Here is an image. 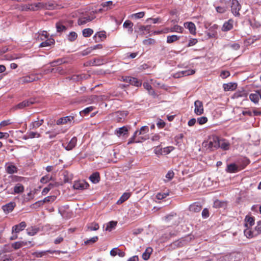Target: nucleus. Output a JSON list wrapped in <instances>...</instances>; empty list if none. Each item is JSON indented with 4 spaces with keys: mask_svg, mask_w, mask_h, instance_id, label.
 <instances>
[{
    "mask_svg": "<svg viewBox=\"0 0 261 261\" xmlns=\"http://www.w3.org/2000/svg\"><path fill=\"white\" fill-rule=\"evenodd\" d=\"M203 145L208 151H212L220 147L219 138L215 135L209 137L208 139L203 143Z\"/></svg>",
    "mask_w": 261,
    "mask_h": 261,
    "instance_id": "obj_1",
    "label": "nucleus"
},
{
    "mask_svg": "<svg viewBox=\"0 0 261 261\" xmlns=\"http://www.w3.org/2000/svg\"><path fill=\"white\" fill-rule=\"evenodd\" d=\"M228 5L231 8L232 13L235 16H240V10L241 9V6L237 0H229Z\"/></svg>",
    "mask_w": 261,
    "mask_h": 261,
    "instance_id": "obj_2",
    "label": "nucleus"
},
{
    "mask_svg": "<svg viewBox=\"0 0 261 261\" xmlns=\"http://www.w3.org/2000/svg\"><path fill=\"white\" fill-rule=\"evenodd\" d=\"M95 13L92 11L89 13L80 17L77 20V23L79 25H81L90 22L95 18Z\"/></svg>",
    "mask_w": 261,
    "mask_h": 261,
    "instance_id": "obj_3",
    "label": "nucleus"
},
{
    "mask_svg": "<svg viewBox=\"0 0 261 261\" xmlns=\"http://www.w3.org/2000/svg\"><path fill=\"white\" fill-rule=\"evenodd\" d=\"M38 80L39 77L37 74H31L19 78L18 82L19 83L23 84L38 81Z\"/></svg>",
    "mask_w": 261,
    "mask_h": 261,
    "instance_id": "obj_4",
    "label": "nucleus"
},
{
    "mask_svg": "<svg viewBox=\"0 0 261 261\" xmlns=\"http://www.w3.org/2000/svg\"><path fill=\"white\" fill-rule=\"evenodd\" d=\"M35 103V99L31 98L18 103L13 108V109L15 110L22 109L25 107H30V106L34 104Z\"/></svg>",
    "mask_w": 261,
    "mask_h": 261,
    "instance_id": "obj_5",
    "label": "nucleus"
},
{
    "mask_svg": "<svg viewBox=\"0 0 261 261\" xmlns=\"http://www.w3.org/2000/svg\"><path fill=\"white\" fill-rule=\"evenodd\" d=\"M126 116L127 113L122 111H117L111 114L113 120L116 122H121L123 121Z\"/></svg>",
    "mask_w": 261,
    "mask_h": 261,
    "instance_id": "obj_6",
    "label": "nucleus"
},
{
    "mask_svg": "<svg viewBox=\"0 0 261 261\" xmlns=\"http://www.w3.org/2000/svg\"><path fill=\"white\" fill-rule=\"evenodd\" d=\"M151 27L150 25L145 26L137 24L134 28L135 32L141 35H144L145 34V32H146L147 33H149Z\"/></svg>",
    "mask_w": 261,
    "mask_h": 261,
    "instance_id": "obj_7",
    "label": "nucleus"
},
{
    "mask_svg": "<svg viewBox=\"0 0 261 261\" xmlns=\"http://www.w3.org/2000/svg\"><path fill=\"white\" fill-rule=\"evenodd\" d=\"M194 112L197 115H200L203 113V106L202 101L197 100L194 102Z\"/></svg>",
    "mask_w": 261,
    "mask_h": 261,
    "instance_id": "obj_8",
    "label": "nucleus"
},
{
    "mask_svg": "<svg viewBox=\"0 0 261 261\" xmlns=\"http://www.w3.org/2000/svg\"><path fill=\"white\" fill-rule=\"evenodd\" d=\"M27 224L24 221H22L17 225H14L12 228V233H18L25 229Z\"/></svg>",
    "mask_w": 261,
    "mask_h": 261,
    "instance_id": "obj_9",
    "label": "nucleus"
},
{
    "mask_svg": "<svg viewBox=\"0 0 261 261\" xmlns=\"http://www.w3.org/2000/svg\"><path fill=\"white\" fill-rule=\"evenodd\" d=\"M244 167L241 168L238 165L234 163L230 164L227 165L225 171L227 173H236L240 171L243 169Z\"/></svg>",
    "mask_w": 261,
    "mask_h": 261,
    "instance_id": "obj_10",
    "label": "nucleus"
},
{
    "mask_svg": "<svg viewBox=\"0 0 261 261\" xmlns=\"http://www.w3.org/2000/svg\"><path fill=\"white\" fill-rule=\"evenodd\" d=\"M56 197L55 196H47L44 198L42 200L38 201L33 204V205L39 206L40 205H43L45 203L53 202L55 200Z\"/></svg>",
    "mask_w": 261,
    "mask_h": 261,
    "instance_id": "obj_11",
    "label": "nucleus"
},
{
    "mask_svg": "<svg viewBox=\"0 0 261 261\" xmlns=\"http://www.w3.org/2000/svg\"><path fill=\"white\" fill-rule=\"evenodd\" d=\"M89 186L88 184L85 181H77L74 183L73 188L76 190H84L87 189Z\"/></svg>",
    "mask_w": 261,
    "mask_h": 261,
    "instance_id": "obj_12",
    "label": "nucleus"
},
{
    "mask_svg": "<svg viewBox=\"0 0 261 261\" xmlns=\"http://www.w3.org/2000/svg\"><path fill=\"white\" fill-rule=\"evenodd\" d=\"M73 119L74 117L72 116H68L62 117L57 121L56 124L57 125L64 124L68 122H71V121L73 120Z\"/></svg>",
    "mask_w": 261,
    "mask_h": 261,
    "instance_id": "obj_13",
    "label": "nucleus"
},
{
    "mask_svg": "<svg viewBox=\"0 0 261 261\" xmlns=\"http://www.w3.org/2000/svg\"><path fill=\"white\" fill-rule=\"evenodd\" d=\"M233 20L231 19L224 22L222 28V31L223 32H227L231 30L233 28Z\"/></svg>",
    "mask_w": 261,
    "mask_h": 261,
    "instance_id": "obj_14",
    "label": "nucleus"
},
{
    "mask_svg": "<svg viewBox=\"0 0 261 261\" xmlns=\"http://www.w3.org/2000/svg\"><path fill=\"white\" fill-rule=\"evenodd\" d=\"M106 38V32L105 31L98 32L93 36V39L96 42H99Z\"/></svg>",
    "mask_w": 261,
    "mask_h": 261,
    "instance_id": "obj_15",
    "label": "nucleus"
},
{
    "mask_svg": "<svg viewBox=\"0 0 261 261\" xmlns=\"http://www.w3.org/2000/svg\"><path fill=\"white\" fill-rule=\"evenodd\" d=\"M194 73H195V71L194 70H186L175 73L173 77L175 78H178L184 75H192Z\"/></svg>",
    "mask_w": 261,
    "mask_h": 261,
    "instance_id": "obj_16",
    "label": "nucleus"
},
{
    "mask_svg": "<svg viewBox=\"0 0 261 261\" xmlns=\"http://www.w3.org/2000/svg\"><path fill=\"white\" fill-rule=\"evenodd\" d=\"M15 206V202H10L5 205H3L2 208L5 212L9 213L13 210Z\"/></svg>",
    "mask_w": 261,
    "mask_h": 261,
    "instance_id": "obj_17",
    "label": "nucleus"
},
{
    "mask_svg": "<svg viewBox=\"0 0 261 261\" xmlns=\"http://www.w3.org/2000/svg\"><path fill=\"white\" fill-rule=\"evenodd\" d=\"M24 191V186L18 183L15 185L13 188V192L12 193L13 194H21Z\"/></svg>",
    "mask_w": 261,
    "mask_h": 261,
    "instance_id": "obj_18",
    "label": "nucleus"
},
{
    "mask_svg": "<svg viewBox=\"0 0 261 261\" xmlns=\"http://www.w3.org/2000/svg\"><path fill=\"white\" fill-rule=\"evenodd\" d=\"M56 252V250H47L46 251H36L32 253V255L36 257H41L47 253L53 254Z\"/></svg>",
    "mask_w": 261,
    "mask_h": 261,
    "instance_id": "obj_19",
    "label": "nucleus"
},
{
    "mask_svg": "<svg viewBox=\"0 0 261 261\" xmlns=\"http://www.w3.org/2000/svg\"><path fill=\"white\" fill-rule=\"evenodd\" d=\"M27 233L30 236H33L36 234L39 231V228L35 226H31L27 229Z\"/></svg>",
    "mask_w": 261,
    "mask_h": 261,
    "instance_id": "obj_20",
    "label": "nucleus"
},
{
    "mask_svg": "<svg viewBox=\"0 0 261 261\" xmlns=\"http://www.w3.org/2000/svg\"><path fill=\"white\" fill-rule=\"evenodd\" d=\"M133 23L129 20H126L123 24V27L124 28L127 29L128 33L129 34H132L133 32Z\"/></svg>",
    "mask_w": 261,
    "mask_h": 261,
    "instance_id": "obj_21",
    "label": "nucleus"
},
{
    "mask_svg": "<svg viewBox=\"0 0 261 261\" xmlns=\"http://www.w3.org/2000/svg\"><path fill=\"white\" fill-rule=\"evenodd\" d=\"M237 84L235 83H229L223 85V88L225 91L234 90L237 88Z\"/></svg>",
    "mask_w": 261,
    "mask_h": 261,
    "instance_id": "obj_22",
    "label": "nucleus"
},
{
    "mask_svg": "<svg viewBox=\"0 0 261 261\" xmlns=\"http://www.w3.org/2000/svg\"><path fill=\"white\" fill-rule=\"evenodd\" d=\"M125 81L128 82L130 84L136 87H139L141 85V82L135 77L129 76L126 78Z\"/></svg>",
    "mask_w": 261,
    "mask_h": 261,
    "instance_id": "obj_23",
    "label": "nucleus"
},
{
    "mask_svg": "<svg viewBox=\"0 0 261 261\" xmlns=\"http://www.w3.org/2000/svg\"><path fill=\"white\" fill-rule=\"evenodd\" d=\"M201 205L197 202H195L190 205L189 210L191 212L198 213L201 210Z\"/></svg>",
    "mask_w": 261,
    "mask_h": 261,
    "instance_id": "obj_24",
    "label": "nucleus"
},
{
    "mask_svg": "<svg viewBox=\"0 0 261 261\" xmlns=\"http://www.w3.org/2000/svg\"><path fill=\"white\" fill-rule=\"evenodd\" d=\"M184 26L186 28H187L189 29L191 34H196V27H195V25L194 23H193L192 22H185L184 23Z\"/></svg>",
    "mask_w": 261,
    "mask_h": 261,
    "instance_id": "obj_25",
    "label": "nucleus"
},
{
    "mask_svg": "<svg viewBox=\"0 0 261 261\" xmlns=\"http://www.w3.org/2000/svg\"><path fill=\"white\" fill-rule=\"evenodd\" d=\"M77 142V138L75 137H73L70 141L68 142L67 146L65 147V148L67 150H72L76 145Z\"/></svg>",
    "mask_w": 261,
    "mask_h": 261,
    "instance_id": "obj_26",
    "label": "nucleus"
},
{
    "mask_svg": "<svg viewBox=\"0 0 261 261\" xmlns=\"http://www.w3.org/2000/svg\"><path fill=\"white\" fill-rule=\"evenodd\" d=\"M43 123V119L39 120L38 119V120L34 121L30 124V129H34L37 128H38L39 126L42 125Z\"/></svg>",
    "mask_w": 261,
    "mask_h": 261,
    "instance_id": "obj_27",
    "label": "nucleus"
},
{
    "mask_svg": "<svg viewBox=\"0 0 261 261\" xmlns=\"http://www.w3.org/2000/svg\"><path fill=\"white\" fill-rule=\"evenodd\" d=\"M220 147L224 150H227L230 147V143L225 139H220Z\"/></svg>",
    "mask_w": 261,
    "mask_h": 261,
    "instance_id": "obj_28",
    "label": "nucleus"
},
{
    "mask_svg": "<svg viewBox=\"0 0 261 261\" xmlns=\"http://www.w3.org/2000/svg\"><path fill=\"white\" fill-rule=\"evenodd\" d=\"M245 226L250 227L254 224V219L253 217L246 216L245 219Z\"/></svg>",
    "mask_w": 261,
    "mask_h": 261,
    "instance_id": "obj_29",
    "label": "nucleus"
},
{
    "mask_svg": "<svg viewBox=\"0 0 261 261\" xmlns=\"http://www.w3.org/2000/svg\"><path fill=\"white\" fill-rule=\"evenodd\" d=\"M89 179L93 184L98 183L100 180L99 173L97 172L93 173L91 175H90Z\"/></svg>",
    "mask_w": 261,
    "mask_h": 261,
    "instance_id": "obj_30",
    "label": "nucleus"
},
{
    "mask_svg": "<svg viewBox=\"0 0 261 261\" xmlns=\"http://www.w3.org/2000/svg\"><path fill=\"white\" fill-rule=\"evenodd\" d=\"M6 170L7 173L11 174L17 173L18 168L15 165L11 164L6 167Z\"/></svg>",
    "mask_w": 261,
    "mask_h": 261,
    "instance_id": "obj_31",
    "label": "nucleus"
},
{
    "mask_svg": "<svg viewBox=\"0 0 261 261\" xmlns=\"http://www.w3.org/2000/svg\"><path fill=\"white\" fill-rule=\"evenodd\" d=\"M58 186V184L57 182L55 183H50L47 187L44 188L42 191V194L43 195H45L47 194V193L53 188L55 187H56Z\"/></svg>",
    "mask_w": 261,
    "mask_h": 261,
    "instance_id": "obj_32",
    "label": "nucleus"
},
{
    "mask_svg": "<svg viewBox=\"0 0 261 261\" xmlns=\"http://www.w3.org/2000/svg\"><path fill=\"white\" fill-rule=\"evenodd\" d=\"M152 252V249L151 247H148L146 249L145 252L142 254V258L144 260H148Z\"/></svg>",
    "mask_w": 261,
    "mask_h": 261,
    "instance_id": "obj_33",
    "label": "nucleus"
},
{
    "mask_svg": "<svg viewBox=\"0 0 261 261\" xmlns=\"http://www.w3.org/2000/svg\"><path fill=\"white\" fill-rule=\"evenodd\" d=\"M130 194L129 193H124L123 195L120 197L119 199L117 201V204H120L123 202L127 200L130 197Z\"/></svg>",
    "mask_w": 261,
    "mask_h": 261,
    "instance_id": "obj_34",
    "label": "nucleus"
},
{
    "mask_svg": "<svg viewBox=\"0 0 261 261\" xmlns=\"http://www.w3.org/2000/svg\"><path fill=\"white\" fill-rule=\"evenodd\" d=\"M139 132V130H137L134 133L133 136L128 140V141L127 142V144L129 145L132 143H139L140 142V140L139 139L136 140V138L138 135V133Z\"/></svg>",
    "mask_w": 261,
    "mask_h": 261,
    "instance_id": "obj_35",
    "label": "nucleus"
},
{
    "mask_svg": "<svg viewBox=\"0 0 261 261\" xmlns=\"http://www.w3.org/2000/svg\"><path fill=\"white\" fill-rule=\"evenodd\" d=\"M249 98L254 103H257L258 102L259 97L257 91H255L254 93L250 94L249 95Z\"/></svg>",
    "mask_w": 261,
    "mask_h": 261,
    "instance_id": "obj_36",
    "label": "nucleus"
},
{
    "mask_svg": "<svg viewBox=\"0 0 261 261\" xmlns=\"http://www.w3.org/2000/svg\"><path fill=\"white\" fill-rule=\"evenodd\" d=\"M87 230L89 231L97 230L99 229V225L97 223H91L87 225Z\"/></svg>",
    "mask_w": 261,
    "mask_h": 261,
    "instance_id": "obj_37",
    "label": "nucleus"
},
{
    "mask_svg": "<svg viewBox=\"0 0 261 261\" xmlns=\"http://www.w3.org/2000/svg\"><path fill=\"white\" fill-rule=\"evenodd\" d=\"M106 63L105 60L102 58H96L93 60L92 65L93 66H100Z\"/></svg>",
    "mask_w": 261,
    "mask_h": 261,
    "instance_id": "obj_38",
    "label": "nucleus"
},
{
    "mask_svg": "<svg viewBox=\"0 0 261 261\" xmlns=\"http://www.w3.org/2000/svg\"><path fill=\"white\" fill-rule=\"evenodd\" d=\"M244 232L246 237L248 238H252L254 236H257L254 232L251 231L249 229V227H247V228L244 230Z\"/></svg>",
    "mask_w": 261,
    "mask_h": 261,
    "instance_id": "obj_39",
    "label": "nucleus"
},
{
    "mask_svg": "<svg viewBox=\"0 0 261 261\" xmlns=\"http://www.w3.org/2000/svg\"><path fill=\"white\" fill-rule=\"evenodd\" d=\"M56 27L57 31L59 33L65 31L67 29V28L65 25H63L61 22H57L56 24Z\"/></svg>",
    "mask_w": 261,
    "mask_h": 261,
    "instance_id": "obj_40",
    "label": "nucleus"
},
{
    "mask_svg": "<svg viewBox=\"0 0 261 261\" xmlns=\"http://www.w3.org/2000/svg\"><path fill=\"white\" fill-rule=\"evenodd\" d=\"M128 132V129L126 126H123L116 130L117 135L118 136L125 135Z\"/></svg>",
    "mask_w": 261,
    "mask_h": 261,
    "instance_id": "obj_41",
    "label": "nucleus"
},
{
    "mask_svg": "<svg viewBox=\"0 0 261 261\" xmlns=\"http://www.w3.org/2000/svg\"><path fill=\"white\" fill-rule=\"evenodd\" d=\"M145 15L144 12H140L134 14H132L130 16V18L133 19H138L143 17Z\"/></svg>",
    "mask_w": 261,
    "mask_h": 261,
    "instance_id": "obj_42",
    "label": "nucleus"
},
{
    "mask_svg": "<svg viewBox=\"0 0 261 261\" xmlns=\"http://www.w3.org/2000/svg\"><path fill=\"white\" fill-rule=\"evenodd\" d=\"M179 39V37L175 35L168 36L167 37V42L168 43H172L175 42Z\"/></svg>",
    "mask_w": 261,
    "mask_h": 261,
    "instance_id": "obj_43",
    "label": "nucleus"
},
{
    "mask_svg": "<svg viewBox=\"0 0 261 261\" xmlns=\"http://www.w3.org/2000/svg\"><path fill=\"white\" fill-rule=\"evenodd\" d=\"M250 25L253 29H257L261 26L260 23L256 20L255 19H250L249 20Z\"/></svg>",
    "mask_w": 261,
    "mask_h": 261,
    "instance_id": "obj_44",
    "label": "nucleus"
},
{
    "mask_svg": "<svg viewBox=\"0 0 261 261\" xmlns=\"http://www.w3.org/2000/svg\"><path fill=\"white\" fill-rule=\"evenodd\" d=\"M54 43V40L53 39H50L46 40L45 41H44L40 43L39 47H47L51 45L52 44Z\"/></svg>",
    "mask_w": 261,
    "mask_h": 261,
    "instance_id": "obj_45",
    "label": "nucleus"
},
{
    "mask_svg": "<svg viewBox=\"0 0 261 261\" xmlns=\"http://www.w3.org/2000/svg\"><path fill=\"white\" fill-rule=\"evenodd\" d=\"M82 33L85 37H89L93 33V31L90 28L85 29L83 30Z\"/></svg>",
    "mask_w": 261,
    "mask_h": 261,
    "instance_id": "obj_46",
    "label": "nucleus"
},
{
    "mask_svg": "<svg viewBox=\"0 0 261 261\" xmlns=\"http://www.w3.org/2000/svg\"><path fill=\"white\" fill-rule=\"evenodd\" d=\"M184 29L182 27L178 25H175L172 28H170V32H177V33H182Z\"/></svg>",
    "mask_w": 261,
    "mask_h": 261,
    "instance_id": "obj_47",
    "label": "nucleus"
},
{
    "mask_svg": "<svg viewBox=\"0 0 261 261\" xmlns=\"http://www.w3.org/2000/svg\"><path fill=\"white\" fill-rule=\"evenodd\" d=\"M247 96V93L244 91H238L234 94V97L236 98L244 97L246 98Z\"/></svg>",
    "mask_w": 261,
    "mask_h": 261,
    "instance_id": "obj_48",
    "label": "nucleus"
},
{
    "mask_svg": "<svg viewBox=\"0 0 261 261\" xmlns=\"http://www.w3.org/2000/svg\"><path fill=\"white\" fill-rule=\"evenodd\" d=\"M94 108L92 106L87 107L80 112V115L82 116H83V115H88L90 112L93 110Z\"/></svg>",
    "mask_w": 261,
    "mask_h": 261,
    "instance_id": "obj_49",
    "label": "nucleus"
},
{
    "mask_svg": "<svg viewBox=\"0 0 261 261\" xmlns=\"http://www.w3.org/2000/svg\"><path fill=\"white\" fill-rule=\"evenodd\" d=\"M117 222L115 221H110L107 224V226L106 227V230L109 231H111L113 228H114L117 225Z\"/></svg>",
    "mask_w": 261,
    "mask_h": 261,
    "instance_id": "obj_50",
    "label": "nucleus"
},
{
    "mask_svg": "<svg viewBox=\"0 0 261 261\" xmlns=\"http://www.w3.org/2000/svg\"><path fill=\"white\" fill-rule=\"evenodd\" d=\"M27 133L28 134V138H30V139L39 138L41 136L40 134L37 132H28Z\"/></svg>",
    "mask_w": 261,
    "mask_h": 261,
    "instance_id": "obj_51",
    "label": "nucleus"
},
{
    "mask_svg": "<svg viewBox=\"0 0 261 261\" xmlns=\"http://www.w3.org/2000/svg\"><path fill=\"white\" fill-rule=\"evenodd\" d=\"M227 46L230 47L234 50H238L240 48V45L238 43H230L227 44Z\"/></svg>",
    "mask_w": 261,
    "mask_h": 261,
    "instance_id": "obj_52",
    "label": "nucleus"
},
{
    "mask_svg": "<svg viewBox=\"0 0 261 261\" xmlns=\"http://www.w3.org/2000/svg\"><path fill=\"white\" fill-rule=\"evenodd\" d=\"M35 8L33 7L32 9L33 10H36L38 9H45V3H38L34 5Z\"/></svg>",
    "mask_w": 261,
    "mask_h": 261,
    "instance_id": "obj_53",
    "label": "nucleus"
},
{
    "mask_svg": "<svg viewBox=\"0 0 261 261\" xmlns=\"http://www.w3.org/2000/svg\"><path fill=\"white\" fill-rule=\"evenodd\" d=\"M77 34L74 32H72L68 35V39L70 41H73L77 38Z\"/></svg>",
    "mask_w": 261,
    "mask_h": 261,
    "instance_id": "obj_54",
    "label": "nucleus"
},
{
    "mask_svg": "<svg viewBox=\"0 0 261 261\" xmlns=\"http://www.w3.org/2000/svg\"><path fill=\"white\" fill-rule=\"evenodd\" d=\"M149 132V128L147 126H143L141 127L138 133V135L145 134Z\"/></svg>",
    "mask_w": 261,
    "mask_h": 261,
    "instance_id": "obj_55",
    "label": "nucleus"
},
{
    "mask_svg": "<svg viewBox=\"0 0 261 261\" xmlns=\"http://www.w3.org/2000/svg\"><path fill=\"white\" fill-rule=\"evenodd\" d=\"M155 43V40L153 39H152V38L145 39L143 41V44L146 45L154 44Z\"/></svg>",
    "mask_w": 261,
    "mask_h": 261,
    "instance_id": "obj_56",
    "label": "nucleus"
},
{
    "mask_svg": "<svg viewBox=\"0 0 261 261\" xmlns=\"http://www.w3.org/2000/svg\"><path fill=\"white\" fill-rule=\"evenodd\" d=\"M52 177L49 176L48 175H46L45 176H43L41 179L40 182L43 184H46L50 180H51Z\"/></svg>",
    "mask_w": 261,
    "mask_h": 261,
    "instance_id": "obj_57",
    "label": "nucleus"
},
{
    "mask_svg": "<svg viewBox=\"0 0 261 261\" xmlns=\"http://www.w3.org/2000/svg\"><path fill=\"white\" fill-rule=\"evenodd\" d=\"M98 240V237H94L90 239L87 240L84 242L85 245H88L90 244H93L96 242Z\"/></svg>",
    "mask_w": 261,
    "mask_h": 261,
    "instance_id": "obj_58",
    "label": "nucleus"
},
{
    "mask_svg": "<svg viewBox=\"0 0 261 261\" xmlns=\"http://www.w3.org/2000/svg\"><path fill=\"white\" fill-rule=\"evenodd\" d=\"M169 195V193H159L156 194V197L159 200H162L164 198H165L166 197H167Z\"/></svg>",
    "mask_w": 261,
    "mask_h": 261,
    "instance_id": "obj_59",
    "label": "nucleus"
},
{
    "mask_svg": "<svg viewBox=\"0 0 261 261\" xmlns=\"http://www.w3.org/2000/svg\"><path fill=\"white\" fill-rule=\"evenodd\" d=\"M216 10L218 13H224L226 11L227 8L224 6H218L216 7Z\"/></svg>",
    "mask_w": 261,
    "mask_h": 261,
    "instance_id": "obj_60",
    "label": "nucleus"
},
{
    "mask_svg": "<svg viewBox=\"0 0 261 261\" xmlns=\"http://www.w3.org/2000/svg\"><path fill=\"white\" fill-rule=\"evenodd\" d=\"M207 121V118L205 116L201 117L197 119V122L200 125L205 123Z\"/></svg>",
    "mask_w": 261,
    "mask_h": 261,
    "instance_id": "obj_61",
    "label": "nucleus"
},
{
    "mask_svg": "<svg viewBox=\"0 0 261 261\" xmlns=\"http://www.w3.org/2000/svg\"><path fill=\"white\" fill-rule=\"evenodd\" d=\"M255 229L256 231V233H255L256 235L261 233V221L257 222V225L255 227Z\"/></svg>",
    "mask_w": 261,
    "mask_h": 261,
    "instance_id": "obj_62",
    "label": "nucleus"
},
{
    "mask_svg": "<svg viewBox=\"0 0 261 261\" xmlns=\"http://www.w3.org/2000/svg\"><path fill=\"white\" fill-rule=\"evenodd\" d=\"M11 246L15 250L18 249L22 247L20 241L12 243Z\"/></svg>",
    "mask_w": 261,
    "mask_h": 261,
    "instance_id": "obj_63",
    "label": "nucleus"
},
{
    "mask_svg": "<svg viewBox=\"0 0 261 261\" xmlns=\"http://www.w3.org/2000/svg\"><path fill=\"white\" fill-rule=\"evenodd\" d=\"M62 63H63V61L62 60L58 59L57 60H56V61L50 62V64L52 67H55L56 66L62 64Z\"/></svg>",
    "mask_w": 261,
    "mask_h": 261,
    "instance_id": "obj_64",
    "label": "nucleus"
}]
</instances>
